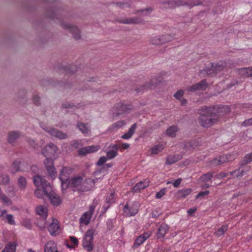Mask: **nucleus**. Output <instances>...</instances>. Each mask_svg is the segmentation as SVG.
<instances>
[{
  "label": "nucleus",
  "instance_id": "obj_6",
  "mask_svg": "<svg viewBox=\"0 0 252 252\" xmlns=\"http://www.w3.org/2000/svg\"><path fill=\"white\" fill-rule=\"evenodd\" d=\"M236 158L234 154L224 155L218 158H216L212 160V163L213 165H217L226 163L228 161H232Z\"/></svg>",
  "mask_w": 252,
  "mask_h": 252
},
{
  "label": "nucleus",
  "instance_id": "obj_18",
  "mask_svg": "<svg viewBox=\"0 0 252 252\" xmlns=\"http://www.w3.org/2000/svg\"><path fill=\"white\" fill-rule=\"evenodd\" d=\"M22 161L20 158L15 159L12 163L10 168V172L12 174H14L17 172L22 171L23 170L21 167Z\"/></svg>",
  "mask_w": 252,
  "mask_h": 252
},
{
  "label": "nucleus",
  "instance_id": "obj_7",
  "mask_svg": "<svg viewBox=\"0 0 252 252\" xmlns=\"http://www.w3.org/2000/svg\"><path fill=\"white\" fill-rule=\"evenodd\" d=\"M70 183V188L72 189L73 191H80V188L81 187L83 181V178L79 176H77L69 180Z\"/></svg>",
  "mask_w": 252,
  "mask_h": 252
},
{
  "label": "nucleus",
  "instance_id": "obj_41",
  "mask_svg": "<svg viewBox=\"0 0 252 252\" xmlns=\"http://www.w3.org/2000/svg\"><path fill=\"white\" fill-rule=\"evenodd\" d=\"M83 246L88 252H91L94 248L93 242H83Z\"/></svg>",
  "mask_w": 252,
  "mask_h": 252
},
{
  "label": "nucleus",
  "instance_id": "obj_2",
  "mask_svg": "<svg viewBox=\"0 0 252 252\" xmlns=\"http://www.w3.org/2000/svg\"><path fill=\"white\" fill-rule=\"evenodd\" d=\"M34 184L37 187H41L44 192H48L51 190L50 184L43 178L40 176H34L33 177Z\"/></svg>",
  "mask_w": 252,
  "mask_h": 252
},
{
  "label": "nucleus",
  "instance_id": "obj_42",
  "mask_svg": "<svg viewBox=\"0 0 252 252\" xmlns=\"http://www.w3.org/2000/svg\"><path fill=\"white\" fill-rule=\"evenodd\" d=\"M18 184L21 189H25L27 186L26 178L23 176L20 177L18 180Z\"/></svg>",
  "mask_w": 252,
  "mask_h": 252
},
{
  "label": "nucleus",
  "instance_id": "obj_39",
  "mask_svg": "<svg viewBox=\"0 0 252 252\" xmlns=\"http://www.w3.org/2000/svg\"><path fill=\"white\" fill-rule=\"evenodd\" d=\"M150 42L153 45H161V40L160 35L153 36L150 38Z\"/></svg>",
  "mask_w": 252,
  "mask_h": 252
},
{
  "label": "nucleus",
  "instance_id": "obj_22",
  "mask_svg": "<svg viewBox=\"0 0 252 252\" xmlns=\"http://www.w3.org/2000/svg\"><path fill=\"white\" fill-rule=\"evenodd\" d=\"M115 192H111L109 195L106 196L105 203L103 205L104 212L110 207L111 205L115 202Z\"/></svg>",
  "mask_w": 252,
  "mask_h": 252
},
{
  "label": "nucleus",
  "instance_id": "obj_1",
  "mask_svg": "<svg viewBox=\"0 0 252 252\" xmlns=\"http://www.w3.org/2000/svg\"><path fill=\"white\" fill-rule=\"evenodd\" d=\"M200 125L204 127H209L216 124L219 118L215 112V108L212 107H203L199 110Z\"/></svg>",
  "mask_w": 252,
  "mask_h": 252
},
{
  "label": "nucleus",
  "instance_id": "obj_21",
  "mask_svg": "<svg viewBox=\"0 0 252 252\" xmlns=\"http://www.w3.org/2000/svg\"><path fill=\"white\" fill-rule=\"evenodd\" d=\"M213 177V174L211 172H208L203 174L200 178L201 181L203 183L202 188H208L210 187V184L208 182Z\"/></svg>",
  "mask_w": 252,
  "mask_h": 252
},
{
  "label": "nucleus",
  "instance_id": "obj_59",
  "mask_svg": "<svg viewBox=\"0 0 252 252\" xmlns=\"http://www.w3.org/2000/svg\"><path fill=\"white\" fill-rule=\"evenodd\" d=\"M129 23H134V24H140L142 23L141 20L139 18H135L134 19H127V24Z\"/></svg>",
  "mask_w": 252,
  "mask_h": 252
},
{
  "label": "nucleus",
  "instance_id": "obj_55",
  "mask_svg": "<svg viewBox=\"0 0 252 252\" xmlns=\"http://www.w3.org/2000/svg\"><path fill=\"white\" fill-rule=\"evenodd\" d=\"M33 100L34 103L36 105L39 106L40 105V97L38 95H37V94L34 95L33 96Z\"/></svg>",
  "mask_w": 252,
  "mask_h": 252
},
{
  "label": "nucleus",
  "instance_id": "obj_11",
  "mask_svg": "<svg viewBox=\"0 0 252 252\" xmlns=\"http://www.w3.org/2000/svg\"><path fill=\"white\" fill-rule=\"evenodd\" d=\"M95 182L93 179L86 178L84 182L82 181L81 187L80 188L81 192L88 191L91 190L94 186Z\"/></svg>",
  "mask_w": 252,
  "mask_h": 252
},
{
  "label": "nucleus",
  "instance_id": "obj_14",
  "mask_svg": "<svg viewBox=\"0 0 252 252\" xmlns=\"http://www.w3.org/2000/svg\"><path fill=\"white\" fill-rule=\"evenodd\" d=\"M94 206H90L89 207V211L84 213V214L81 218L80 222L84 223L85 225H87L89 223L92 215L93 214L94 212Z\"/></svg>",
  "mask_w": 252,
  "mask_h": 252
},
{
  "label": "nucleus",
  "instance_id": "obj_25",
  "mask_svg": "<svg viewBox=\"0 0 252 252\" xmlns=\"http://www.w3.org/2000/svg\"><path fill=\"white\" fill-rule=\"evenodd\" d=\"M169 228L166 224H162L158 229L157 232L158 238H162L168 231Z\"/></svg>",
  "mask_w": 252,
  "mask_h": 252
},
{
  "label": "nucleus",
  "instance_id": "obj_10",
  "mask_svg": "<svg viewBox=\"0 0 252 252\" xmlns=\"http://www.w3.org/2000/svg\"><path fill=\"white\" fill-rule=\"evenodd\" d=\"M45 130L52 136L60 139H65L68 137L67 134L53 127H49Z\"/></svg>",
  "mask_w": 252,
  "mask_h": 252
},
{
  "label": "nucleus",
  "instance_id": "obj_33",
  "mask_svg": "<svg viewBox=\"0 0 252 252\" xmlns=\"http://www.w3.org/2000/svg\"><path fill=\"white\" fill-rule=\"evenodd\" d=\"M138 211V204H134L132 207L127 206V216H132L135 215Z\"/></svg>",
  "mask_w": 252,
  "mask_h": 252
},
{
  "label": "nucleus",
  "instance_id": "obj_54",
  "mask_svg": "<svg viewBox=\"0 0 252 252\" xmlns=\"http://www.w3.org/2000/svg\"><path fill=\"white\" fill-rule=\"evenodd\" d=\"M28 142L30 146L34 148V149H37L38 148V145L35 143V140L33 139H29Z\"/></svg>",
  "mask_w": 252,
  "mask_h": 252
},
{
  "label": "nucleus",
  "instance_id": "obj_60",
  "mask_svg": "<svg viewBox=\"0 0 252 252\" xmlns=\"http://www.w3.org/2000/svg\"><path fill=\"white\" fill-rule=\"evenodd\" d=\"M182 181V179L181 178H179L177 179V180H175L174 182H173L172 185H173V186L174 187L177 188L180 185Z\"/></svg>",
  "mask_w": 252,
  "mask_h": 252
},
{
  "label": "nucleus",
  "instance_id": "obj_29",
  "mask_svg": "<svg viewBox=\"0 0 252 252\" xmlns=\"http://www.w3.org/2000/svg\"><path fill=\"white\" fill-rule=\"evenodd\" d=\"M179 131L177 126H173L168 127L166 130V134L169 137H175L177 132Z\"/></svg>",
  "mask_w": 252,
  "mask_h": 252
},
{
  "label": "nucleus",
  "instance_id": "obj_26",
  "mask_svg": "<svg viewBox=\"0 0 252 252\" xmlns=\"http://www.w3.org/2000/svg\"><path fill=\"white\" fill-rule=\"evenodd\" d=\"M238 72L240 75L245 77H252V67L239 69Z\"/></svg>",
  "mask_w": 252,
  "mask_h": 252
},
{
  "label": "nucleus",
  "instance_id": "obj_15",
  "mask_svg": "<svg viewBox=\"0 0 252 252\" xmlns=\"http://www.w3.org/2000/svg\"><path fill=\"white\" fill-rule=\"evenodd\" d=\"M99 149L98 146H90L83 147L78 151V154L79 156H85L87 154L94 153L97 151Z\"/></svg>",
  "mask_w": 252,
  "mask_h": 252
},
{
  "label": "nucleus",
  "instance_id": "obj_57",
  "mask_svg": "<svg viewBox=\"0 0 252 252\" xmlns=\"http://www.w3.org/2000/svg\"><path fill=\"white\" fill-rule=\"evenodd\" d=\"M75 107V105L72 103H70L69 102H66L64 103H63L62 105V107L63 108H72Z\"/></svg>",
  "mask_w": 252,
  "mask_h": 252
},
{
  "label": "nucleus",
  "instance_id": "obj_48",
  "mask_svg": "<svg viewBox=\"0 0 252 252\" xmlns=\"http://www.w3.org/2000/svg\"><path fill=\"white\" fill-rule=\"evenodd\" d=\"M136 124H133L130 128H129L128 131L127 132V139L130 138L135 132L136 128Z\"/></svg>",
  "mask_w": 252,
  "mask_h": 252
},
{
  "label": "nucleus",
  "instance_id": "obj_64",
  "mask_svg": "<svg viewBox=\"0 0 252 252\" xmlns=\"http://www.w3.org/2000/svg\"><path fill=\"white\" fill-rule=\"evenodd\" d=\"M152 11L151 8H148L146 9H143L140 11V12L142 15H147Z\"/></svg>",
  "mask_w": 252,
  "mask_h": 252
},
{
  "label": "nucleus",
  "instance_id": "obj_30",
  "mask_svg": "<svg viewBox=\"0 0 252 252\" xmlns=\"http://www.w3.org/2000/svg\"><path fill=\"white\" fill-rule=\"evenodd\" d=\"M154 87V85L152 83H148L141 86L139 88H136L135 91L137 93H142L148 89H153Z\"/></svg>",
  "mask_w": 252,
  "mask_h": 252
},
{
  "label": "nucleus",
  "instance_id": "obj_13",
  "mask_svg": "<svg viewBox=\"0 0 252 252\" xmlns=\"http://www.w3.org/2000/svg\"><path fill=\"white\" fill-rule=\"evenodd\" d=\"M112 149L109 150L107 152V158L108 159L114 158L117 154V150L118 148H122L123 149H126V144L123 143L122 145L121 144H115L112 147Z\"/></svg>",
  "mask_w": 252,
  "mask_h": 252
},
{
  "label": "nucleus",
  "instance_id": "obj_51",
  "mask_svg": "<svg viewBox=\"0 0 252 252\" xmlns=\"http://www.w3.org/2000/svg\"><path fill=\"white\" fill-rule=\"evenodd\" d=\"M184 92L182 90H179L174 95L175 97L178 99H181L182 97L183 96L184 94Z\"/></svg>",
  "mask_w": 252,
  "mask_h": 252
},
{
  "label": "nucleus",
  "instance_id": "obj_23",
  "mask_svg": "<svg viewBox=\"0 0 252 252\" xmlns=\"http://www.w3.org/2000/svg\"><path fill=\"white\" fill-rule=\"evenodd\" d=\"M152 234L151 231L146 232L140 235L135 240V244L140 246L143 244Z\"/></svg>",
  "mask_w": 252,
  "mask_h": 252
},
{
  "label": "nucleus",
  "instance_id": "obj_24",
  "mask_svg": "<svg viewBox=\"0 0 252 252\" xmlns=\"http://www.w3.org/2000/svg\"><path fill=\"white\" fill-rule=\"evenodd\" d=\"M44 252H58L56 244L53 241L47 242L44 246Z\"/></svg>",
  "mask_w": 252,
  "mask_h": 252
},
{
  "label": "nucleus",
  "instance_id": "obj_49",
  "mask_svg": "<svg viewBox=\"0 0 252 252\" xmlns=\"http://www.w3.org/2000/svg\"><path fill=\"white\" fill-rule=\"evenodd\" d=\"M0 198L7 205H11L12 204L11 200L5 194L1 195Z\"/></svg>",
  "mask_w": 252,
  "mask_h": 252
},
{
  "label": "nucleus",
  "instance_id": "obj_28",
  "mask_svg": "<svg viewBox=\"0 0 252 252\" xmlns=\"http://www.w3.org/2000/svg\"><path fill=\"white\" fill-rule=\"evenodd\" d=\"M95 230L93 228L88 229L85 235L83 242H93Z\"/></svg>",
  "mask_w": 252,
  "mask_h": 252
},
{
  "label": "nucleus",
  "instance_id": "obj_34",
  "mask_svg": "<svg viewBox=\"0 0 252 252\" xmlns=\"http://www.w3.org/2000/svg\"><path fill=\"white\" fill-rule=\"evenodd\" d=\"M161 44H165L171 41L174 39V36L171 34H166L160 35Z\"/></svg>",
  "mask_w": 252,
  "mask_h": 252
},
{
  "label": "nucleus",
  "instance_id": "obj_4",
  "mask_svg": "<svg viewBox=\"0 0 252 252\" xmlns=\"http://www.w3.org/2000/svg\"><path fill=\"white\" fill-rule=\"evenodd\" d=\"M61 26L64 29L69 30L72 34L73 38L75 40H79L81 39V32L77 27L72 26L68 23H61Z\"/></svg>",
  "mask_w": 252,
  "mask_h": 252
},
{
  "label": "nucleus",
  "instance_id": "obj_63",
  "mask_svg": "<svg viewBox=\"0 0 252 252\" xmlns=\"http://www.w3.org/2000/svg\"><path fill=\"white\" fill-rule=\"evenodd\" d=\"M70 240L72 242V243L74 244L75 246H77L78 245V239L74 237V236H70Z\"/></svg>",
  "mask_w": 252,
  "mask_h": 252
},
{
  "label": "nucleus",
  "instance_id": "obj_53",
  "mask_svg": "<svg viewBox=\"0 0 252 252\" xmlns=\"http://www.w3.org/2000/svg\"><path fill=\"white\" fill-rule=\"evenodd\" d=\"M36 213L39 215H43L46 213L45 209L42 206H39L36 208Z\"/></svg>",
  "mask_w": 252,
  "mask_h": 252
},
{
  "label": "nucleus",
  "instance_id": "obj_40",
  "mask_svg": "<svg viewBox=\"0 0 252 252\" xmlns=\"http://www.w3.org/2000/svg\"><path fill=\"white\" fill-rule=\"evenodd\" d=\"M5 222H7L8 223L11 225H15V221L13 219V216L11 214H7L5 216H4V220H3Z\"/></svg>",
  "mask_w": 252,
  "mask_h": 252
},
{
  "label": "nucleus",
  "instance_id": "obj_58",
  "mask_svg": "<svg viewBox=\"0 0 252 252\" xmlns=\"http://www.w3.org/2000/svg\"><path fill=\"white\" fill-rule=\"evenodd\" d=\"M242 125L244 126H252V118L244 121Z\"/></svg>",
  "mask_w": 252,
  "mask_h": 252
},
{
  "label": "nucleus",
  "instance_id": "obj_5",
  "mask_svg": "<svg viewBox=\"0 0 252 252\" xmlns=\"http://www.w3.org/2000/svg\"><path fill=\"white\" fill-rule=\"evenodd\" d=\"M208 85L205 80L187 87L186 91L189 93L194 92L196 91H203L207 89Z\"/></svg>",
  "mask_w": 252,
  "mask_h": 252
},
{
  "label": "nucleus",
  "instance_id": "obj_32",
  "mask_svg": "<svg viewBox=\"0 0 252 252\" xmlns=\"http://www.w3.org/2000/svg\"><path fill=\"white\" fill-rule=\"evenodd\" d=\"M226 65V64L224 61H221L218 63L215 66L212 65L211 66L212 70L217 73L218 71L222 70Z\"/></svg>",
  "mask_w": 252,
  "mask_h": 252
},
{
  "label": "nucleus",
  "instance_id": "obj_12",
  "mask_svg": "<svg viewBox=\"0 0 252 252\" xmlns=\"http://www.w3.org/2000/svg\"><path fill=\"white\" fill-rule=\"evenodd\" d=\"M242 166L243 165H241V166L240 167L239 169L233 172H230V175L232 176L234 178L240 179L245 174L248 172L250 169V167H245L243 168Z\"/></svg>",
  "mask_w": 252,
  "mask_h": 252
},
{
  "label": "nucleus",
  "instance_id": "obj_45",
  "mask_svg": "<svg viewBox=\"0 0 252 252\" xmlns=\"http://www.w3.org/2000/svg\"><path fill=\"white\" fill-rule=\"evenodd\" d=\"M22 225L28 229H32V224L31 220L28 219H24L22 221Z\"/></svg>",
  "mask_w": 252,
  "mask_h": 252
},
{
  "label": "nucleus",
  "instance_id": "obj_43",
  "mask_svg": "<svg viewBox=\"0 0 252 252\" xmlns=\"http://www.w3.org/2000/svg\"><path fill=\"white\" fill-rule=\"evenodd\" d=\"M252 161V153L246 155L242 162V165L247 164Z\"/></svg>",
  "mask_w": 252,
  "mask_h": 252
},
{
  "label": "nucleus",
  "instance_id": "obj_56",
  "mask_svg": "<svg viewBox=\"0 0 252 252\" xmlns=\"http://www.w3.org/2000/svg\"><path fill=\"white\" fill-rule=\"evenodd\" d=\"M230 175L229 172L228 173H225V172H221L219 174H218L216 175L215 178L219 179H221L223 178L227 177L228 175Z\"/></svg>",
  "mask_w": 252,
  "mask_h": 252
},
{
  "label": "nucleus",
  "instance_id": "obj_38",
  "mask_svg": "<svg viewBox=\"0 0 252 252\" xmlns=\"http://www.w3.org/2000/svg\"><path fill=\"white\" fill-rule=\"evenodd\" d=\"M164 149V146L162 144L156 145L151 149L152 154L157 155L160 153Z\"/></svg>",
  "mask_w": 252,
  "mask_h": 252
},
{
  "label": "nucleus",
  "instance_id": "obj_52",
  "mask_svg": "<svg viewBox=\"0 0 252 252\" xmlns=\"http://www.w3.org/2000/svg\"><path fill=\"white\" fill-rule=\"evenodd\" d=\"M107 158H108L105 157H101L97 161L96 165L98 166H101L103 165L106 161Z\"/></svg>",
  "mask_w": 252,
  "mask_h": 252
},
{
  "label": "nucleus",
  "instance_id": "obj_44",
  "mask_svg": "<svg viewBox=\"0 0 252 252\" xmlns=\"http://www.w3.org/2000/svg\"><path fill=\"white\" fill-rule=\"evenodd\" d=\"M228 229V226L227 225H223L220 228H219L218 230L215 232L216 236H220L223 234L225 231Z\"/></svg>",
  "mask_w": 252,
  "mask_h": 252
},
{
  "label": "nucleus",
  "instance_id": "obj_9",
  "mask_svg": "<svg viewBox=\"0 0 252 252\" xmlns=\"http://www.w3.org/2000/svg\"><path fill=\"white\" fill-rule=\"evenodd\" d=\"M44 164L49 176L52 178H55L56 174V171L54 165L53 160L52 159L46 158L44 162Z\"/></svg>",
  "mask_w": 252,
  "mask_h": 252
},
{
  "label": "nucleus",
  "instance_id": "obj_61",
  "mask_svg": "<svg viewBox=\"0 0 252 252\" xmlns=\"http://www.w3.org/2000/svg\"><path fill=\"white\" fill-rule=\"evenodd\" d=\"M209 193V190H206L204 191H200L196 195L195 197H196V198L197 199V198L201 197L202 196L208 195Z\"/></svg>",
  "mask_w": 252,
  "mask_h": 252
},
{
  "label": "nucleus",
  "instance_id": "obj_17",
  "mask_svg": "<svg viewBox=\"0 0 252 252\" xmlns=\"http://www.w3.org/2000/svg\"><path fill=\"white\" fill-rule=\"evenodd\" d=\"M47 197L50 200L51 203L54 206H58L61 203V200L54 191L51 190L48 192H44Z\"/></svg>",
  "mask_w": 252,
  "mask_h": 252
},
{
  "label": "nucleus",
  "instance_id": "obj_3",
  "mask_svg": "<svg viewBox=\"0 0 252 252\" xmlns=\"http://www.w3.org/2000/svg\"><path fill=\"white\" fill-rule=\"evenodd\" d=\"M58 147L52 143L47 144L42 150V154L47 158L52 159L54 158L58 151Z\"/></svg>",
  "mask_w": 252,
  "mask_h": 252
},
{
  "label": "nucleus",
  "instance_id": "obj_8",
  "mask_svg": "<svg viewBox=\"0 0 252 252\" xmlns=\"http://www.w3.org/2000/svg\"><path fill=\"white\" fill-rule=\"evenodd\" d=\"M21 133L19 131L12 130L7 133V141L12 146H14L16 143V140L20 138Z\"/></svg>",
  "mask_w": 252,
  "mask_h": 252
},
{
  "label": "nucleus",
  "instance_id": "obj_16",
  "mask_svg": "<svg viewBox=\"0 0 252 252\" xmlns=\"http://www.w3.org/2000/svg\"><path fill=\"white\" fill-rule=\"evenodd\" d=\"M50 234L52 236H56L59 234L60 226L58 221L53 219V221L49 224L48 227Z\"/></svg>",
  "mask_w": 252,
  "mask_h": 252
},
{
  "label": "nucleus",
  "instance_id": "obj_35",
  "mask_svg": "<svg viewBox=\"0 0 252 252\" xmlns=\"http://www.w3.org/2000/svg\"><path fill=\"white\" fill-rule=\"evenodd\" d=\"M192 190L190 189H186L179 190L177 192L179 198H185L191 193Z\"/></svg>",
  "mask_w": 252,
  "mask_h": 252
},
{
  "label": "nucleus",
  "instance_id": "obj_50",
  "mask_svg": "<svg viewBox=\"0 0 252 252\" xmlns=\"http://www.w3.org/2000/svg\"><path fill=\"white\" fill-rule=\"evenodd\" d=\"M166 190V188L162 189L156 193V197L158 199L161 198L165 194Z\"/></svg>",
  "mask_w": 252,
  "mask_h": 252
},
{
  "label": "nucleus",
  "instance_id": "obj_47",
  "mask_svg": "<svg viewBox=\"0 0 252 252\" xmlns=\"http://www.w3.org/2000/svg\"><path fill=\"white\" fill-rule=\"evenodd\" d=\"M35 195L38 198H43L44 195H46L44 192V190L39 189H37L34 191Z\"/></svg>",
  "mask_w": 252,
  "mask_h": 252
},
{
  "label": "nucleus",
  "instance_id": "obj_36",
  "mask_svg": "<svg viewBox=\"0 0 252 252\" xmlns=\"http://www.w3.org/2000/svg\"><path fill=\"white\" fill-rule=\"evenodd\" d=\"M63 70L68 74H73L77 71V67L75 65H67L63 67Z\"/></svg>",
  "mask_w": 252,
  "mask_h": 252
},
{
  "label": "nucleus",
  "instance_id": "obj_19",
  "mask_svg": "<svg viewBox=\"0 0 252 252\" xmlns=\"http://www.w3.org/2000/svg\"><path fill=\"white\" fill-rule=\"evenodd\" d=\"M66 169L63 168L60 173L59 178L62 182V187L63 189H66L68 187H70L69 179L66 176H64V172Z\"/></svg>",
  "mask_w": 252,
  "mask_h": 252
},
{
  "label": "nucleus",
  "instance_id": "obj_27",
  "mask_svg": "<svg viewBox=\"0 0 252 252\" xmlns=\"http://www.w3.org/2000/svg\"><path fill=\"white\" fill-rule=\"evenodd\" d=\"M182 158L180 155H174L168 156L166 160V163L168 165L173 164L179 161Z\"/></svg>",
  "mask_w": 252,
  "mask_h": 252
},
{
  "label": "nucleus",
  "instance_id": "obj_31",
  "mask_svg": "<svg viewBox=\"0 0 252 252\" xmlns=\"http://www.w3.org/2000/svg\"><path fill=\"white\" fill-rule=\"evenodd\" d=\"M16 243L15 242L8 243L1 252H15Z\"/></svg>",
  "mask_w": 252,
  "mask_h": 252
},
{
  "label": "nucleus",
  "instance_id": "obj_37",
  "mask_svg": "<svg viewBox=\"0 0 252 252\" xmlns=\"http://www.w3.org/2000/svg\"><path fill=\"white\" fill-rule=\"evenodd\" d=\"M10 177L8 175L6 174H1L0 175V184L7 185L9 183Z\"/></svg>",
  "mask_w": 252,
  "mask_h": 252
},
{
  "label": "nucleus",
  "instance_id": "obj_46",
  "mask_svg": "<svg viewBox=\"0 0 252 252\" xmlns=\"http://www.w3.org/2000/svg\"><path fill=\"white\" fill-rule=\"evenodd\" d=\"M77 127L78 128L84 133H88L89 131L88 128L86 126L82 123H79L77 124Z\"/></svg>",
  "mask_w": 252,
  "mask_h": 252
},
{
  "label": "nucleus",
  "instance_id": "obj_62",
  "mask_svg": "<svg viewBox=\"0 0 252 252\" xmlns=\"http://www.w3.org/2000/svg\"><path fill=\"white\" fill-rule=\"evenodd\" d=\"M107 229L111 230L113 227V223L111 220H108L106 222Z\"/></svg>",
  "mask_w": 252,
  "mask_h": 252
},
{
  "label": "nucleus",
  "instance_id": "obj_20",
  "mask_svg": "<svg viewBox=\"0 0 252 252\" xmlns=\"http://www.w3.org/2000/svg\"><path fill=\"white\" fill-rule=\"evenodd\" d=\"M150 181L146 179L137 183L132 188L133 192H138L149 186Z\"/></svg>",
  "mask_w": 252,
  "mask_h": 252
}]
</instances>
